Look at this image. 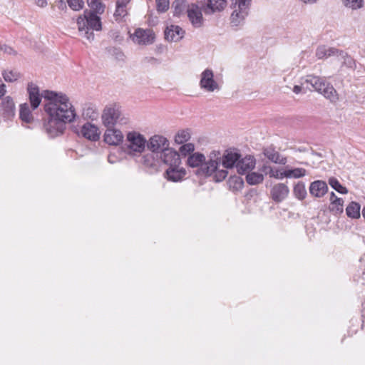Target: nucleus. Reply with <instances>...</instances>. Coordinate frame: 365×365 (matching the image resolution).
<instances>
[{
  "mask_svg": "<svg viewBox=\"0 0 365 365\" xmlns=\"http://www.w3.org/2000/svg\"><path fill=\"white\" fill-rule=\"evenodd\" d=\"M27 92L33 110L39 106L42 98L44 100L43 110L46 118L43 128L49 138L62 135L66 124L76 120L78 115L75 107L66 94L49 90H45L40 94L39 88L33 83L28 84Z\"/></svg>",
  "mask_w": 365,
  "mask_h": 365,
  "instance_id": "1",
  "label": "nucleus"
},
{
  "mask_svg": "<svg viewBox=\"0 0 365 365\" xmlns=\"http://www.w3.org/2000/svg\"><path fill=\"white\" fill-rule=\"evenodd\" d=\"M220 164V152L212 150L208 155V159L204 154L196 152L187 157V165L190 168H197L196 175L200 177H209L215 174L216 182H221L227 176L226 170H218Z\"/></svg>",
  "mask_w": 365,
  "mask_h": 365,
  "instance_id": "2",
  "label": "nucleus"
},
{
  "mask_svg": "<svg viewBox=\"0 0 365 365\" xmlns=\"http://www.w3.org/2000/svg\"><path fill=\"white\" fill-rule=\"evenodd\" d=\"M87 2L91 10L84 11L83 16L78 18L77 24L81 36L92 41L94 39L93 31H99L102 29L101 18L98 14L104 12L105 6L101 0H88Z\"/></svg>",
  "mask_w": 365,
  "mask_h": 365,
  "instance_id": "3",
  "label": "nucleus"
},
{
  "mask_svg": "<svg viewBox=\"0 0 365 365\" xmlns=\"http://www.w3.org/2000/svg\"><path fill=\"white\" fill-rule=\"evenodd\" d=\"M103 125L106 128H120L129 123V118L116 104L104 108L101 115Z\"/></svg>",
  "mask_w": 365,
  "mask_h": 365,
  "instance_id": "4",
  "label": "nucleus"
},
{
  "mask_svg": "<svg viewBox=\"0 0 365 365\" xmlns=\"http://www.w3.org/2000/svg\"><path fill=\"white\" fill-rule=\"evenodd\" d=\"M251 0H232L230 15V25L232 27H238L244 25L245 19L249 14Z\"/></svg>",
  "mask_w": 365,
  "mask_h": 365,
  "instance_id": "5",
  "label": "nucleus"
},
{
  "mask_svg": "<svg viewBox=\"0 0 365 365\" xmlns=\"http://www.w3.org/2000/svg\"><path fill=\"white\" fill-rule=\"evenodd\" d=\"M146 143L147 140L143 135L137 131H130L126 134L125 151L128 155L140 154L144 151Z\"/></svg>",
  "mask_w": 365,
  "mask_h": 365,
  "instance_id": "6",
  "label": "nucleus"
},
{
  "mask_svg": "<svg viewBox=\"0 0 365 365\" xmlns=\"http://www.w3.org/2000/svg\"><path fill=\"white\" fill-rule=\"evenodd\" d=\"M199 86L202 90L209 93L220 89L219 83L214 78L212 70L210 68H206L201 73Z\"/></svg>",
  "mask_w": 365,
  "mask_h": 365,
  "instance_id": "7",
  "label": "nucleus"
},
{
  "mask_svg": "<svg viewBox=\"0 0 365 365\" xmlns=\"http://www.w3.org/2000/svg\"><path fill=\"white\" fill-rule=\"evenodd\" d=\"M170 145L168 140L160 135H155L150 138L146 143V146L153 153H163Z\"/></svg>",
  "mask_w": 365,
  "mask_h": 365,
  "instance_id": "8",
  "label": "nucleus"
},
{
  "mask_svg": "<svg viewBox=\"0 0 365 365\" xmlns=\"http://www.w3.org/2000/svg\"><path fill=\"white\" fill-rule=\"evenodd\" d=\"M133 41L139 45L151 44L154 41L155 34L150 29H137L130 36Z\"/></svg>",
  "mask_w": 365,
  "mask_h": 365,
  "instance_id": "9",
  "label": "nucleus"
},
{
  "mask_svg": "<svg viewBox=\"0 0 365 365\" xmlns=\"http://www.w3.org/2000/svg\"><path fill=\"white\" fill-rule=\"evenodd\" d=\"M124 135L117 128H107L103 135V140L110 145H118L123 143Z\"/></svg>",
  "mask_w": 365,
  "mask_h": 365,
  "instance_id": "10",
  "label": "nucleus"
},
{
  "mask_svg": "<svg viewBox=\"0 0 365 365\" xmlns=\"http://www.w3.org/2000/svg\"><path fill=\"white\" fill-rule=\"evenodd\" d=\"M289 187L283 182H279L272 186L270 190L271 198L276 202H281L289 195Z\"/></svg>",
  "mask_w": 365,
  "mask_h": 365,
  "instance_id": "11",
  "label": "nucleus"
},
{
  "mask_svg": "<svg viewBox=\"0 0 365 365\" xmlns=\"http://www.w3.org/2000/svg\"><path fill=\"white\" fill-rule=\"evenodd\" d=\"M160 158L169 167H176L181 164V159L178 152L169 147L161 153Z\"/></svg>",
  "mask_w": 365,
  "mask_h": 365,
  "instance_id": "12",
  "label": "nucleus"
},
{
  "mask_svg": "<svg viewBox=\"0 0 365 365\" xmlns=\"http://www.w3.org/2000/svg\"><path fill=\"white\" fill-rule=\"evenodd\" d=\"M256 164V160L254 156L248 155L243 158H239L236 164V168L239 174L243 175L252 171Z\"/></svg>",
  "mask_w": 365,
  "mask_h": 365,
  "instance_id": "13",
  "label": "nucleus"
},
{
  "mask_svg": "<svg viewBox=\"0 0 365 365\" xmlns=\"http://www.w3.org/2000/svg\"><path fill=\"white\" fill-rule=\"evenodd\" d=\"M186 175V170L184 168L178 165L176 167H169L165 171V178L169 181L180 182L182 181Z\"/></svg>",
  "mask_w": 365,
  "mask_h": 365,
  "instance_id": "14",
  "label": "nucleus"
},
{
  "mask_svg": "<svg viewBox=\"0 0 365 365\" xmlns=\"http://www.w3.org/2000/svg\"><path fill=\"white\" fill-rule=\"evenodd\" d=\"M1 107L4 118L11 119L15 115V103L11 96H6L2 99Z\"/></svg>",
  "mask_w": 365,
  "mask_h": 365,
  "instance_id": "15",
  "label": "nucleus"
},
{
  "mask_svg": "<svg viewBox=\"0 0 365 365\" xmlns=\"http://www.w3.org/2000/svg\"><path fill=\"white\" fill-rule=\"evenodd\" d=\"M184 34L185 31L176 25H170L165 30V38L170 41H179L183 38Z\"/></svg>",
  "mask_w": 365,
  "mask_h": 365,
  "instance_id": "16",
  "label": "nucleus"
},
{
  "mask_svg": "<svg viewBox=\"0 0 365 365\" xmlns=\"http://www.w3.org/2000/svg\"><path fill=\"white\" fill-rule=\"evenodd\" d=\"M187 16L195 27L198 28L202 25L203 18L202 11L197 6L192 5L187 9Z\"/></svg>",
  "mask_w": 365,
  "mask_h": 365,
  "instance_id": "17",
  "label": "nucleus"
},
{
  "mask_svg": "<svg viewBox=\"0 0 365 365\" xmlns=\"http://www.w3.org/2000/svg\"><path fill=\"white\" fill-rule=\"evenodd\" d=\"M241 155L236 152H227L222 156L220 155V163L226 169L232 168L238 163Z\"/></svg>",
  "mask_w": 365,
  "mask_h": 365,
  "instance_id": "18",
  "label": "nucleus"
},
{
  "mask_svg": "<svg viewBox=\"0 0 365 365\" xmlns=\"http://www.w3.org/2000/svg\"><path fill=\"white\" fill-rule=\"evenodd\" d=\"M320 91H317L318 93L322 94L327 99L329 100L331 103H336L339 100V96L333 86L324 80V86L321 85L319 87Z\"/></svg>",
  "mask_w": 365,
  "mask_h": 365,
  "instance_id": "19",
  "label": "nucleus"
},
{
  "mask_svg": "<svg viewBox=\"0 0 365 365\" xmlns=\"http://www.w3.org/2000/svg\"><path fill=\"white\" fill-rule=\"evenodd\" d=\"M309 193L315 197H323L328 191V186L324 181L316 180L309 186Z\"/></svg>",
  "mask_w": 365,
  "mask_h": 365,
  "instance_id": "20",
  "label": "nucleus"
},
{
  "mask_svg": "<svg viewBox=\"0 0 365 365\" xmlns=\"http://www.w3.org/2000/svg\"><path fill=\"white\" fill-rule=\"evenodd\" d=\"M263 154L269 160L276 164L285 165L287 162V158L282 156L272 147L264 148Z\"/></svg>",
  "mask_w": 365,
  "mask_h": 365,
  "instance_id": "21",
  "label": "nucleus"
},
{
  "mask_svg": "<svg viewBox=\"0 0 365 365\" xmlns=\"http://www.w3.org/2000/svg\"><path fill=\"white\" fill-rule=\"evenodd\" d=\"M226 0H207L202 10L205 14H212L216 11L223 10L226 6Z\"/></svg>",
  "mask_w": 365,
  "mask_h": 365,
  "instance_id": "22",
  "label": "nucleus"
},
{
  "mask_svg": "<svg viewBox=\"0 0 365 365\" xmlns=\"http://www.w3.org/2000/svg\"><path fill=\"white\" fill-rule=\"evenodd\" d=\"M81 133L83 137L91 140H98L100 137L97 126L90 123H85L81 128Z\"/></svg>",
  "mask_w": 365,
  "mask_h": 365,
  "instance_id": "23",
  "label": "nucleus"
},
{
  "mask_svg": "<svg viewBox=\"0 0 365 365\" xmlns=\"http://www.w3.org/2000/svg\"><path fill=\"white\" fill-rule=\"evenodd\" d=\"M339 50L336 48L321 46L317 48L316 56L319 59H323L330 56H337Z\"/></svg>",
  "mask_w": 365,
  "mask_h": 365,
  "instance_id": "24",
  "label": "nucleus"
},
{
  "mask_svg": "<svg viewBox=\"0 0 365 365\" xmlns=\"http://www.w3.org/2000/svg\"><path fill=\"white\" fill-rule=\"evenodd\" d=\"M336 58L339 61L341 62L342 65L346 66L347 68L353 70L356 68V63L354 58L343 51L339 50Z\"/></svg>",
  "mask_w": 365,
  "mask_h": 365,
  "instance_id": "25",
  "label": "nucleus"
},
{
  "mask_svg": "<svg viewBox=\"0 0 365 365\" xmlns=\"http://www.w3.org/2000/svg\"><path fill=\"white\" fill-rule=\"evenodd\" d=\"M19 116L21 120L26 123H29L34 120L28 103H25L20 105Z\"/></svg>",
  "mask_w": 365,
  "mask_h": 365,
  "instance_id": "26",
  "label": "nucleus"
},
{
  "mask_svg": "<svg viewBox=\"0 0 365 365\" xmlns=\"http://www.w3.org/2000/svg\"><path fill=\"white\" fill-rule=\"evenodd\" d=\"M283 174L287 178H300L307 175V170L302 168L286 169Z\"/></svg>",
  "mask_w": 365,
  "mask_h": 365,
  "instance_id": "27",
  "label": "nucleus"
},
{
  "mask_svg": "<svg viewBox=\"0 0 365 365\" xmlns=\"http://www.w3.org/2000/svg\"><path fill=\"white\" fill-rule=\"evenodd\" d=\"M191 138L190 129L180 130L175 135V143L181 145L187 143Z\"/></svg>",
  "mask_w": 365,
  "mask_h": 365,
  "instance_id": "28",
  "label": "nucleus"
},
{
  "mask_svg": "<svg viewBox=\"0 0 365 365\" xmlns=\"http://www.w3.org/2000/svg\"><path fill=\"white\" fill-rule=\"evenodd\" d=\"M264 180V175L257 172H250L246 175V181L249 185L260 184Z\"/></svg>",
  "mask_w": 365,
  "mask_h": 365,
  "instance_id": "29",
  "label": "nucleus"
},
{
  "mask_svg": "<svg viewBox=\"0 0 365 365\" xmlns=\"http://www.w3.org/2000/svg\"><path fill=\"white\" fill-rule=\"evenodd\" d=\"M348 217L351 218H358L360 217V205L355 202L349 204L346 209Z\"/></svg>",
  "mask_w": 365,
  "mask_h": 365,
  "instance_id": "30",
  "label": "nucleus"
},
{
  "mask_svg": "<svg viewBox=\"0 0 365 365\" xmlns=\"http://www.w3.org/2000/svg\"><path fill=\"white\" fill-rule=\"evenodd\" d=\"M305 83L310 84L317 91L321 90V85L324 86V79L316 76H307Z\"/></svg>",
  "mask_w": 365,
  "mask_h": 365,
  "instance_id": "31",
  "label": "nucleus"
},
{
  "mask_svg": "<svg viewBox=\"0 0 365 365\" xmlns=\"http://www.w3.org/2000/svg\"><path fill=\"white\" fill-rule=\"evenodd\" d=\"M293 192L294 196L299 200H303L307 196L305 185L302 182H298L294 187Z\"/></svg>",
  "mask_w": 365,
  "mask_h": 365,
  "instance_id": "32",
  "label": "nucleus"
},
{
  "mask_svg": "<svg viewBox=\"0 0 365 365\" xmlns=\"http://www.w3.org/2000/svg\"><path fill=\"white\" fill-rule=\"evenodd\" d=\"M181 145H182L180 147L179 152H178L180 155L185 157L187 155L189 156L190 155L193 153V152L195 150V145L193 143H185L181 144Z\"/></svg>",
  "mask_w": 365,
  "mask_h": 365,
  "instance_id": "33",
  "label": "nucleus"
},
{
  "mask_svg": "<svg viewBox=\"0 0 365 365\" xmlns=\"http://www.w3.org/2000/svg\"><path fill=\"white\" fill-rule=\"evenodd\" d=\"M329 184L333 189L339 193L346 194L348 192V190L344 187L335 178H330L329 179Z\"/></svg>",
  "mask_w": 365,
  "mask_h": 365,
  "instance_id": "34",
  "label": "nucleus"
},
{
  "mask_svg": "<svg viewBox=\"0 0 365 365\" xmlns=\"http://www.w3.org/2000/svg\"><path fill=\"white\" fill-rule=\"evenodd\" d=\"M4 79L7 82L16 81L19 77L20 73L16 71H4L2 73Z\"/></svg>",
  "mask_w": 365,
  "mask_h": 365,
  "instance_id": "35",
  "label": "nucleus"
},
{
  "mask_svg": "<svg viewBox=\"0 0 365 365\" xmlns=\"http://www.w3.org/2000/svg\"><path fill=\"white\" fill-rule=\"evenodd\" d=\"M342 3L347 8L356 10L363 6L364 0H342Z\"/></svg>",
  "mask_w": 365,
  "mask_h": 365,
  "instance_id": "36",
  "label": "nucleus"
},
{
  "mask_svg": "<svg viewBox=\"0 0 365 365\" xmlns=\"http://www.w3.org/2000/svg\"><path fill=\"white\" fill-rule=\"evenodd\" d=\"M173 6L174 7V14L178 16L185 9V1L184 0H175Z\"/></svg>",
  "mask_w": 365,
  "mask_h": 365,
  "instance_id": "37",
  "label": "nucleus"
},
{
  "mask_svg": "<svg viewBox=\"0 0 365 365\" xmlns=\"http://www.w3.org/2000/svg\"><path fill=\"white\" fill-rule=\"evenodd\" d=\"M169 0H156L157 10L158 12H165L169 9Z\"/></svg>",
  "mask_w": 365,
  "mask_h": 365,
  "instance_id": "38",
  "label": "nucleus"
},
{
  "mask_svg": "<svg viewBox=\"0 0 365 365\" xmlns=\"http://www.w3.org/2000/svg\"><path fill=\"white\" fill-rule=\"evenodd\" d=\"M126 6L116 4V9L114 13V16L116 20L123 18L127 14Z\"/></svg>",
  "mask_w": 365,
  "mask_h": 365,
  "instance_id": "39",
  "label": "nucleus"
},
{
  "mask_svg": "<svg viewBox=\"0 0 365 365\" xmlns=\"http://www.w3.org/2000/svg\"><path fill=\"white\" fill-rule=\"evenodd\" d=\"M67 2L70 8L75 11H78L83 6V0H67Z\"/></svg>",
  "mask_w": 365,
  "mask_h": 365,
  "instance_id": "40",
  "label": "nucleus"
},
{
  "mask_svg": "<svg viewBox=\"0 0 365 365\" xmlns=\"http://www.w3.org/2000/svg\"><path fill=\"white\" fill-rule=\"evenodd\" d=\"M267 173L270 178H274L276 179L282 180L284 178H285V175H284L283 172H280L279 170L274 169L273 168L272 169H270V172H268Z\"/></svg>",
  "mask_w": 365,
  "mask_h": 365,
  "instance_id": "41",
  "label": "nucleus"
},
{
  "mask_svg": "<svg viewBox=\"0 0 365 365\" xmlns=\"http://www.w3.org/2000/svg\"><path fill=\"white\" fill-rule=\"evenodd\" d=\"M331 210L332 211H336V212H341L343 211V200L340 198L339 202H336L334 206H331Z\"/></svg>",
  "mask_w": 365,
  "mask_h": 365,
  "instance_id": "42",
  "label": "nucleus"
},
{
  "mask_svg": "<svg viewBox=\"0 0 365 365\" xmlns=\"http://www.w3.org/2000/svg\"><path fill=\"white\" fill-rule=\"evenodd\" d=\"M232 181L235 182L236 188H240L243 185V180L241 178L236 177L232 178L230 180V183H232Z\"/></svg>",
  "mask_w": 365,
  "mask_h": 365,
  "instance_id": "43",
  "label": "nucleus"
},
{
  "mask_svg": "<svg viewBox=\"0 0 365 365\" xmlns=\"http://www.w3.org/2000/svg\"><path fill=\"white\" fill-rule=\"evenodd\" d=\"M330 201L331 206H334L335 204H336V202L340 201V198L337 197L334 192H331L330 194Z\"/></svg>",
  "mask_w": 365,
  "mask_h": 365,
  "instance_id": "44",
  "label": "nucleus"
},
{
  "mask_svg": "<svg viewBox=\"0 0 365 365\" xmlns=\"http://www.w3.org/2000/svg\"><path fill=\"white\" fill-rule=\"evenodd\" d=\"M1 50H3L4 53H8V54H13L15 53L14 49L11 47L8 46H4L1 48Z\"/></svg>",
  "mask_w": 365,
  "mask_h": 365,
  "instance_id": "45",
  "label": "nucleus"
},
{
  "mask_svg": "<svg viewBox=\"0 0 365 365\" xmlns=\"http://www.w3.org/2000/svg\"><path fill=\"white\" fill-rule=\"evenodd\" d=\"M36 4L40 7H45L47 5V0H34Z\"/></svg>",
  "mask_w": 365,
  "mask_h": 365,
  "instance_id": "46",
  "label": "nucleus"
},
{
  "mask_svg": "<svg viewBox=\"0 0 365 365\" xmlns=\"http://www.w3.org/2000/svg\"><path fill=\"white\" fill-rule=\"evenodd\" d=\"M6 92V86L4 83L0 84V98L3 97Z\"/></svg>",
  "mask_w": 365,
  "mask_h": 365,
  "instance_id": "47",
  "label": "nucleus"
},
{
  "mask_svg": "<svg viewBox=\"0 0 365 365\" xmlns=\"http://www.w3.org/2000/svg\"><path fill=\"white\" fill-rule=\"evenodd\" d=\"M358 283L365 287V271L362 273L361 276L358 279Z\"/></svg>",
  "mask_w": 365,
  "mask_h": 365,
  "instance_id": "48",
  "label": "nucleus"
},
{
  "mask_svg": "<svg viewBox=\"0 0 365 365\" xmlns=\"http://www.w3.org/2000/svg\"><path fill=\"white\" fill-rule=\"evenodd\" d=\"M270 169H272V167L269 166V165H264L262 168H261V170L262 172H264L266 175H268V172H270Z\"/></svg>",
  "mask_w": 365,
  "mask_h": 365,
  "instance_id": "49",
  "label": "nucleus"
},
{
  "mask_svg": "<svg viewBox=\"0 0 365 365\" xmlns=\"http://www.w3.org/2000/svg\"><path fill=\"white\" fill-rule=\"evenodd\" d=\"M130 1V0H117L116 4L126 6L127 4Z\"/></svg>",
  "mask_w": 365,
  "mask_h": 365,
  "instance_id": "50",
  "label": "nucleus"
},
{
  "mask_svg": "<svg viewBox=\"0 0 365 365\" xmlns=\"http://www.w3.org/2000/svg\"><path fill=\"white\" fill-rule=\"evenodd\" d=\"M302 91V87L299 86H294V88H293V92L298 94L301 92Z\"/></svg>",
  "mask_w": 365,
  "mask_h": 365,
  "instance_id": "51",
  "label": "nucleus"
},
{
  "mask_svg": "<svg viewBox=\"0 0 365 365\" xmlns=\"http://www.w3.org/2000/svg\"><path fill=\"white\" fill-rule=\"evenodd\" d=\"M304 4H313L317 2L318 0H301Z\"/></svg>",
  "mask_w": 365,
  "mask_h": 365,
  "instance_id": "52",
  "label": "nucleus"
},
{
  "mask_svg": "<svg viewBox=\"0 0 365 365\" xmlns=\"http://www.w3.org/2000/svg\"><path fill=\"white\" fill-rule=\"evenodd\" d=\"M362 215H363L364 218L365 219V207L362 210Z\"/></svg>",
  "mask_w": 365,
  "mask_h": 365,
  "instance_id": "53",
  "label": "nucleus"
},
{
  "mask_svg": "<svg viewBox=\"0 0 365 365\" xmlns=\"http://www.w3.org/2000/svg\"><path fill=\"white\" fill-rule=\"evenodd\" d=\"M108 161H109L110 163H113V161L111 160V156H108Z\"/></svg>",
  "mask_w": 365,
  "mask_h": 365,
  "instance_id": "54",
  "label": "nucleus"
},
{
  "mask_svg": "<svg viewBox=\"0 0 365 365\" xmlns=\"http://www.w3.org/2000/svg\"><path fill=\"white\" fill-rule=\"evenodd\" d=\"M148 158V156H145V162H146V158Z\"/></svg>",
  "mask_w": 365,
  "mask_h": 365,
  "instance_id": "55",
  "label": "nucleus"
}]
</instances>
